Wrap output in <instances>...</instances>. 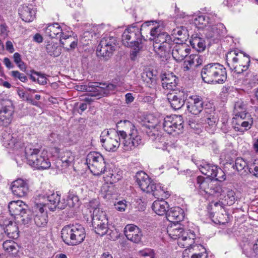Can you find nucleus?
Instances as JSON below:
<instances>
[{"instance_id":"f257e3e1","label":"nucleus","mask_w":258,"mask_h":258,"mask_svg":"<svg viewBox=\"0 0 258 258\" xmlns=\"http://www.w3.org/2000/svg\"><path fill=\"white\" fill-rule=\"evenodd\" d=\"M162 28L159 25L150 28L151 39L154 41L153 47L158 57L161 61L168 60L172 45L174 43L171 36L166 32L162 31Z\"/></svg>"},{"instance_id":"f03ea898","label":"nucleus","mask_w":258,"mask_h":258,"mask_svg":"<svg viewBox=\"0 0 258 258\" xmlns=\"http://www.w3.org/2000/svg\"><path fill=\"white\" fill-rule=\"evenodd\" d=\"M117 126L122 128L117 132L121 138L122 148L124 151L132 150L141 143V138L131 121L127 120L120 121L118 122Z\"/></svg>"},{"instance_id":"7ed1b4c3","label":"nucleus","mask_w":258,"mask_h":258,"mask_svg":"<svg viewBox=\"0 0 258 258\" xmlns=\"http://www.w3.org/2000/svg\"><path fill=\"white\" fill-rule=\"evenodd\" d=\"M203 80L212 84H223L227 79L225 68L218 62L210 63L205 65L201 71Z\"/></svg>"},{"instance_id":"20e7f679","label":"nucleus","mask_w":258,"mask_h":258,"mask_svg":"<svg viewBox=\"0 0 258 258\" xmlns=\"http://www.w3.org/2000/svg\"><path fill=\"white\" fill-rule=\"evenodd\" d=\"M25 153L28 164L32 167L38 170H45L50 167L51 163L46 151H40L32 145H29L25 148Z\"/></svg>"},{"instance_id":"39448f33","label":"nucleus","mask_w":258,"mask_h":258,"mask_svg":"<svg viewBox=\"0 0 258 258\" xmlns=\"http://www.w3.org/2000/svg\"><path fill=\"white\" fill-rule=\"evenodd\" d=\"M61 238L69 245H77L82 243L86 236L84 228L80 224L64 226L61 231Z\"/></svg>"},{"instance_id":"423d86ee","label":"nucleus","mask_w":258,"mask_h":258,"mask_svg":"<svg viewBox=\"0 0 258 258\" xmlns=\"http://www.w3.org/2000/svg\"><path fill=\"white\" fill-rule=\"evenodd\" d=\"M149 124L147 125L149 130L147 132L149 139L154 142V146L157 149L167 150V147L166 144V139L158 130V126L162 121L163 117L157 118L153 115L148 116Z\"/></svg>"},{"instance_id":"0eeeda50","label":"nucleus","mask_w":258,"mask_h":258,"mask_svg":"<svg viewBox=\"0 0 258 258\" xmlns=\"http://www.w3.org/2000/svg\"><path fill=\"white\" fill-rule=\"evenodd\" d=\"M155 21H147L144 23L140 29L136 26H131L125 30L122 35V42L126 47H132L135 44L142 43L141 31L147 27L153 25Z\"/></svg>"},{"instance_id":"6e6552de","label":"nucleus","mask_w":258,"mask_h":258,"mask_svg":"<svg viewBox=\"0 0 258 258\" xmlns=\"http://www.w3.org/2000/svg\"><path fill=\"white\" fill-rule=\"evenodd\" d=\"M135 178L136 182L143 192L150 194L153 192H163L167 194L169 192L167 187L160 183L156 184L151 180L149 175L145 172L140 171L138 172Z\"/></svg>"},{"instance_id":"1a4fd4ad","label":"nucleus","mask_w":258,"mask_h":258,"mask_svg":"<svg viewBox=\"0 0 258 258\" xmlns=\"http://www.w3.org/2000/svg\"><path fill=\"white\" fill-rule=\"evenodd\" d=\"M47 199L49 202L48 208L51 211H54L56 208L64 209L68 205L74 206L76 202L79 201L78 197L75 195L67 196V199L64 197H61L60 195H48Z\"/></svg>"},{"instance_id":"9d476101","label":"nucleus","mask_w":258,"mask_h":258,"mask_svg":"<svg viewBox=\"0 0 258 258\" xmlns=\"http://www.w3.org/2000/svg\"><path fill=\"white\" fill-rule=\"evenodd\" d=\"M121 137L114 129L104 130L100 136L102 146L108 151H115L120 144Z\"/></svg>"},{"instance_id":"9b49d317","label":"nucleus","mask_w":258,"mask_h":258,"mask_svg":"<svg viewBox=\"0 0 258 258\" xmlns=\"http://www.w3.org/2000/svg\"><path fill=\"white\" fill-rule=\"evenodd\" d=\"M86 164L94 175H100L104 173L105 162L102 155L99 153L90 152L86 157Z\"/></svg>"},{"instance_id":"f8f14e48","label":"nucleus","mask_w":258,"mask_h":258,"mask_svg":"<svg viewBox=\"0 0 258 258\" xmlns=\"http://www.w3.org/2000/svg\"><path fill=\"white\" fill-rule=\"evenodd\" d=\"M164 130L169 134H179L183 128V120L181 115H172L167 116L162 119Z\"/></svg>"},{"instance_id":"ddd939ff","label":"nucleus","mask_w":258,"mask_h":258,"mask_svg":"<svg viewBox=\"0 0 258 258\" xmlns=\"http://www.w3.org/2000/svg\"><path fill=\"white\" fill-rule=\"evenodd\" d=\"M235 116L232 120V126L235 131L243 134L251 128L253 119L248 113L239 112Z\"/></svg>"},{"instance_id":"4468645a","label":"nucleus","mask_w":258,"mask_h":258,"mask_svg":"<svg viewBox=\"0 0 258 258\" xmlns=\"http://www.w3.org/2000/svg\"><path fill=\"white\" fill-rule=\"evenodd\" d=\"M14 108L9 100H3L0 103V125L8 126L12 121Z\"/></svg>"},{"instance_id":"2eb2a0df","label":"nucleus","mask_w":258,"mask_h":258,"mask_svg":"<svg viewBox=\"0 0 258 258\" xmlns=\"http://www.w3.org/2000/svg\"><path fill=\"white\" fill-rule=\"evenodd\" d=\"M46 205L41 203L35 204L32 208L34 221L37 227H45L48 223L47 211L44 209Z\"/></svg>"},{"instance_id":"dca6fc26","label":"nucleus","mask_w":258,"mask_h":258,"mask_svg":"<svg viewBox=\"0 0 258 258\" xmlns=\"http://www.w3.org/2000/svg\"><path fill=\"white\" fill-rule=\"evenodd\" d=\"M187 96L188 93L184 90H174L167 94V99L172 108L177 110L183 106Z\"/></svg>"},{"instance_id":"f3484780","label":"nucleus","mask_w":258,"mask_h":258,"mask_svg":"<svg viewBox=\"0 0 258 258\" xmlns=\"http://www.w3.org/2000/svg\"><path fill=\"white\" fill-rule=\"evenodd\" d=\"M115 88V86L111 84H102V86H99L97 83H94L89 85L86 90L89 92V96L100 98L109 94Z\"/></svg>"},{"instance_id":"a211bd4d","label":"nucleus","mask_w":258,"mask_h":258,"mask_svg":"<svg viewBox=\"0 0 258 258\" xmlns=\"http://www.w3.org/2000/svg\"><path fill=\"white\" fill-rule=\"evenodd\" d=\"M116 42V39L113 36L103 37L97 47V52L103 57L109 56L115 49Z\"/></svg>"},{"instance_id":"6ab92c4d","label":"nucleus","mask_w":258,"mask_h":258,"mask_svg":"<svg viewBox=\"0 0 258 258\" xmlns=\"http://www.w3.org/2000/svg\"><path fill=\"white\" fill-rule=\"evenodd\" d=\"M98 212L97 210L95 211V215L91 216L92 224L95 233L99 235L103 236L106 233L108 230L107 220L104 213L97 215Z\"/></svg>"},{"instance_id":"aec40b11","label":"nucleus","mask_w":258,"mask_h":258,"mask_svg":"<svg viewBox=\"0 0 258 258\" xmlns=\"http://www.w3.org/2000/svg\"><path fill=\"white\" fill-rule=\"evenodd\" d=\"M196 165L202 174L214 178V176L217 175L218 173L222 175L221 177L224 176V171L217 166L210 164L205 161H200L196 163Z\"/></svg>"},{"instance_id":"412c9836","label":"nucleus","mask_w":258,"mask_h":258,"mask_svg":"<svg viewBox=\"0 0 258 258\" xmlns=\"http://www.w3.org/2000/svg\"><path fill=\"white\" fill-rule=\"evenodd\" d=\"M124 233L127 239L134 243L141 241L143 233L141 229L134 224H127L124 228Z\"/></svg>"},{"instance_id":"4be33fe9","label":"nucleus","mask_w":258,"mask_h":258,"mask_svg":"<svg viewBox=\"0 0 258 258\" xmlns=\"http://www.w3.org/2000/svg\"><path fill=\"white\" fill-rule=\"evenodd\" d=\"M172 48V55L176 61L183 60L190 51L189 46L186 43H174Z\"/></svg>"},{"instance_id":"5701e85b","label":"nucleus","mask_w":258,"mask_h":258,"mask_svg":"<svg viewBox=\"0 0 258 258\" xmlns=\"http://www.w3.org/2000/svg\"><path fill=\"white\" fill-rule=\"evenodd\" d=\"M223 196V198L221 201H218L217 202H211L208 206V209L210 213L211 217H214V212L211 211L212 209V207L214 206L215 208V210L216 212L217 210L222 211L224 209V207L226 205H232L234 203L235 198L233 195H220Z\"/></svg>"},{"instance_id":"b1692460","label":"nucleus","mask_w":258,"mask_h":258,"mask_svg":"<svg viewBox=\"0 0 258 258\" xmlns=\"http://www.w3.org/2000/svg\"><path fill=\"white\" fill-rule=\"evenodd\" d=\"M187 109L193 114H199L203 109V98L198 95L190 96L187 103Z\"/></svg>"},{"instance_id":"393cba45","label":"nucleus","mask_w":258,"mask_h":258,"mask_svg":"<svg viewBox=\"0 0 258 258\" xmlns=\"http://www.w3.org/2000/svg\"><path fill=\"white\" fill-rule=\"evenodd\" d=\"M19 14L24 21L30 22L35 18L36 11L31 4L23 5L19 9Z\"/></svg>"},{"instance_id":"a878e982","label":"nucleus","mask_w":258,"mask_h":258,"mask_svg":"<svg viewBox=\"0 0 258 258\" xmlns=\"http://www.w3.org/2000/svg\"><path fill=\"white\" fill-rule=\"evenodd\" d=\"M227 33V30L222 23H218L211 26L206 33L207 37L209 38L219 39L221 37L225 36Z\"/></svg>"},{"instance_id":"bb28decb","label":"nucleus","mask_w":258,"mask_h":258,"mask_svg":"<svg viewBox=\"0 0 258 258\" xmlns=\"http://www.w3.org/2000/svg\"><path fill=\"white\" fill-rule=\"evenodd\" d=\"M166 216L167 219L169 222L174 223H178L183 219L184 213L181 208L179 207H176L168 210Z\"/></svg>"},{"instance_id":"cd10ccee","label":"nucleus","mask_w":258,"mask_h":258,"mask_svg":"<svg viewBox=\"0 0 258 258\" xmlns=\"http://www.w3.org/2000/svg\"><path fill=\"white\" fill-rule=\"evenodd\" d=\"M26 207V205L22 201L18 200L10 202L8 208L10 215L16 220L18 217H20Z\"/></svg>"},{"instance_id":"c85d7f7f","label":"nucleus","mask_w":258,"mask_h":258,"mask_svg":"<svg viewBox=\"0 0 258 258\" xmlns=\"http://www.w3.org/2000/svg\"><path fill=\"white\" fill-rule=\"evenodd\" d=\"M10 130L9 131H5L3 133V142L4 145L8 148H17L19 144L17 135L16 133L11 134Z\"/></svg>"},{"instance_id":"c756f323","label":"nucleus","mask_w":258,"mask_h":258,"mask_svg":"<svg viewBox=\"0 0 258 258\" xmlns=\"http://www.w3.org/2000/svg\"><path fill=\"white\" fill-rule=\"evenodd\" d=\"M203 61V57L197 54H191L187 58L183 64L184 71H189L192 67H197L201 65Z\"/></svg>"},{"instance_id":"7c9ffc66","label":"nucleus","mask_w":258,"mask_h":258,"mask_svg":"<svg viewBox=\"0 0 258 258\" xmlns=\"http://www.w3.org/2000/svg\"><path fill=\"white\" fill-rule=\"evenodd\" d=\"M13 194H27L30 191L29 185L26 181L22 179H18L14 181L10 186Z\"/></svg>"},{"instance_id":"2f4dec72","label":"nucleus","mask_w":258,"mask_h":258,"mask_svg":"<svg viewBox=\"0 0 258 258\" xmlns=\"http://www.w3.org/2000/svg\"><path fill=\"white\" fill-rule=\"evenodd\" d=\"M162 78V87L172 91L175 90L177 85V78L173 73L165 74Z\"/></svg>"},{"instance_id":"473e14b6","label":"nucleus","mask_w":258,"mask_h":258,"mask_svg":"<svg viewBox=\"0 0 258 258\" xmlns=\"http://www.w3.org/2000/svg\"><path fill=\"white\" fill-rule=\"evenodd\" d=\"M152 208L155 213L158 215H166L168 211L169 205L168 203L163 199H158L153 202Z\"/></svg>"},{"instance_id":"72a5a7b5","label":"nucleus","mask_w":258,"mask_h":258,"mask_svg":"<svg viewBox=\"0 0 258 258\" xmlns=\"http://www.w3.org/2000/svg\"><path fill=\"white\" fill-rule=\"evenodd\" d=\"M45 33L51 38H55L58 35L60 38L63 34L61 27L57 23L48 24L45 29Z\"/></svg>"},{"instance_id":"f704fd0d","label":"nucleus","mask_w":258,"mask_h":258,"mask_svg":"<svg viewBox=\"0 0 258 258\" xmlns=\"http://www.w3.org/2000/svg\"><path fill=\"white\" fill-rule=\"evenodd\" d=\"M250 62V60L248 56L241 54L238 64L233 65V70L237 73L240 74L248 69Z\"/></svg>"},{"instance_id":"c9c22d12","label":"nucleus","mask_w":258,"mask_h":258,"mask_svg":"<svg viewBox=\"0 0 258 258\" xmlns=\"http://www.w3.org/2000/svg\"><path fill=\"white\" fill-rule=\"evenodd\" d=\"M16 221H8V224H6V226L4 228L5 233L7 236L12 239H17L19 235L18 227L16 224Z\"/></svg>"},{"instance_id":"e433bc0d","label":"nucleus","mask_w":258,"mask_h":258,"mask_svg":"<svg viewBox=\"0 0 258 258\" xmlns=\"http://www.w3.org/2000/svg\"><path fill=\"white\" fill-rule=\"evenodd\" d=\"M167 232L169 236L173 239H177L181 237V235L183 233H185L184 229L179 225L174 224L170 226H168L167 228Z\"/></svg>"},{"instance_id":"4c0bfd02","label":"nucleus","mask_w":258,"mask_h":258,"mask_svg":"<svg viewBox=\"0 0 258 258\" xmlns=\"http://www.w3.org/2000/svg\"><path fill=\"white\" fill-rule=\"evenodd\" d=\"M104 178H105V180H107V182L102 186L101 188V194L112 192L114 190L113 183L116 182V179H114L115 177L114 176L113 174L109 173Z\"/></svg>"},{"instance_id":"58836bf2","label":"nucleus","mask_w":258,"mask_h":258,"mask_svg":"<svg viewBox=\"0 0 258 258\" xmlns=\"http://www.w3.org/2000/svg\"><path fill=\"white\" fill-rule=\"evenodd\" d=\"M193 48L198 52L204 51L206 48V43L204 39L199 37L197 34L193 35L189 41Z\"/></svg>"},{"instance_id":"ea45409f","label":"nucleus","mask_w":258,"mask_h":258,"mask_svg":"<svg viewBox=\"0 0 258 258\" xmlns=\"http://www.w3.org/2000/svg\"><path fill=\"white\" fill-rule=\"evenodd\" d=\"M195 235L192 234L188 235L187 232L183 233L177 241L178 245L181 247L189 248L195 243Z\"/></svg>"},{"instance_id":"a19ab883","label":"nucleus","mask_w":258,"mask_h":258,"mask_svg":"<svg viewBox=\"0 0 258 258\" xmlns=\"http://www.w3.org/2000/svg\"><path fill=\"white\" fill-rule=\"evenodd\" d=\"M60 158L62 166L66 168L72 164L75 159V156L72 152L67 151L61 154Z\"/></svg>"},{"instance_id":"79ce46f5","label":"nucleus","mask_w":258,"mask_h":258,"mask_svg":"<svg viewBox=\"0 0 258 258\" xmlns=\"http://www.w3.org/2000/svg\"><path fill=\"white\" fill-rule=\"evenodd\" d=\"M31 215V211L25 208L20 214V217H18L15 221L24 225L28 224L32 222V218Z\"/></svg>"},{"instance_id":"37998d69","label":"nucleus","mask_w":258,"mask_h":258,"mask_svg":"<svg viewBox=\"0 0 258 258\" xmlns=\"http://www.w3.org/2000/svg\"><path fill=\"white\" fill-rule=\"evenodd\" d=\"M30 78L33 82H37L40 85H45L47 84V79L46 75L40 72L31 71Z\"/></svg>"},{"instance_id":"c03bdc74","label":"nucleus","mask_w":258,"mask_h":258,"mask_svg":"<svg viewBox=\"0 0 258 258\" xmlns=\"http://www.w3.org/2000/svg\"><path fill=\"white\" fill-rule=\"evenodd\" d=\"M192 258H207L208 254L206 248L201 245H195L192 247Z\"/></svg>"},{"instance_id":"a18cd8bd","label":"nucleus","mask_w":258,"mask_h":258,"mask_svg":"<svg viewBox=\"0 0 258 258\" xmlns=\"http://www.w3.org/2000/svg\"><path fill=\"white\" fill-rule=\"evenodd\" d=\"M240 56V54L239 55L235 51H231L227 54V63L231 69L233 70V65L238 64Z\"/></svg>"},{"instance_id":"49530a36","label":"nucleus","mask_w":258,"mask_h":258,"mask_svg":"<svg viewBox=\"0 0 258 258\" xmlns=\"http://www.w3.org/2000/svg\"><path fill=\"white\" fill-rule=\"evenodd\" d=\"M46 49L48 54L53 56H57L61 53V49L58 47V44L52 41L48 42Z\"/></svg>"},{"instance_id":"de8ad7c7","label":"nucleus","mask_w":258,"mask_h":258,"mask_svg":"<svg viewBox=\"0 0 258 258\" xmlns=\"http://www.w3.org/2000/svg\"><path fill=\"white\" fill-rule=\"evenodd\" d=\"M233 167L238 172H242V174L246 172L247 171H249V166H248L246 162L242 158H236Z\"/></svg>"},{"instance_id":"09e8293b","label":"nucleus","mask_w":258,"mask_h":258,"mask_svg":"<svg viewBox=\"0 0 258 258\" xmlns=\"http://www.w3.org/2000/svg\"><path fill=\"white\" fill-rule=\"evenodd\" d=\"M231 185H225L222 183H218L214 185V186H211L213 192L215 194H222V193H229L230 192Z\"/></svg>"},{"instance_id":"8fccbe9b","label":"nucleus","mask_w":258,"mask_h":258,"mask_svg":"<svg viewBox=\"0 0 258 258\" xmlns=\"http://www.w3.org/2000/svg\"><path fill=\"white\" fill-rule=\"evenodd\" d=\"M3 245L4 249L8 252L15 253L18 250V244L13 240H6Z\"/></svg>"},{"instance_id":"3c124183","label":"nucleus","mask_w":258,"mask_h":258,"mask_svg":"<svg viewBox=\"0 0 258 258\" xmlns=\"http://www.w3.org/2000/svg\"><path fill=\"white\" fill-rule=\"evenodd\" d=\"M209 22V17L206 15L196 16L194 20V23L199 28H203Z\"/></svg>"},{"instance_id":"603ef678","label":"nucleus","mask_w":258,"mask_h":258,"mask_svg":"<svg viewBox=\"0 0 258 258\" xmlns=\"http://www.w3.org/2000/svg\"><path fill=\"white\" fill-rule=\"evenodd\" d=\"M197 184L198 187L201 190V191H204L206 194L208 193L207 189L209 187V183L204 177L199 176L197 178Z\"/></svg>"},{"instance_id":"864d4df0","label":"nucleus","mask_w":258,"mask_h":258,"mask_svg":"<svg viewBox=\"0 0 258 258\" xmlns=\"http://www.w3.org/2000/svg\"><path fill=\"white\" fill-rule=\"evenodd\" d=\"M99 202L97 199H93L90 201L89 203V207L90 209V212L91 213V216L95 215V211L98 210V213L97 215L103 214V211L100 210L99 208Z\"/></svg>"},{"instance_id":"5fc2aeb1","label":"nucleus","mask_w":258,"mask_h":258,"mask_svg":"<svg viewBox=\"0 0 258 258\" xmlns=\"http://www.w3.org/2000/svg\"><path fill=\"white\" fill-rule=\"evenodd\" d=\"M255 244H254L252 246L247 244L244 246L243 248V252L244 253L247 257H253L256 255V254Z\"/></svg>"},{"instance_id":"6e6d98bb","label":"nucleus","mask_w":258,"mask_h":258,"mask_svg":"<svg viewBox=\"0 0 258 258\" xmlns=\"http://www.w3.org/2000/svg\"><path fill=\"white\" fill-rule=\"evenodd\" d=\"M10 75L14 80H19L22 82H26L28 80L26 76L18 71H12L10 73Z\"/></svg>"},{"instance_id":"4d7b16f0","label":"nucleus","mask_w":258,"mask_h":258,"mask_svg":"<svg viewBox=\"0 0 258 258\" xmlns=\"http://www.w3.org/2000/svg\"><path fill=\"white\" fill-rule=\"evenodd\" d=\"M13 58L14 62L17 64L18 67L20 68L21 70H25V65L22 60L21 55L18 52H15L14 54Z\"/></svg>"},{"instance_id":"13d9d810","label":"nucleus","mask_w":258,"mask_h":258,"mask_svg":"<svg viewBox=\"0 0 258 258\" xmlns=\"http://www.w3.org/2000/svg\"><path fill=\"white\" fill-rule=\"evenodd\" d=\"M131 47H133V50L131 52V58L132 60H135L142 48V45L141 43H138L134 45Z\"/></svg>"},{"instance_id":"bf43d9fd","label":"nucleus","mask_w":258,"mask_h":258,"mask_svg":"<svg viewBox=\"0 0 258 258\" xmlns=\"http://www.w3.org/2000/svg\"><path fill=\"white\" fill-rule=\"evenodd\" d=\"M140 255L142 256H149L150 258H155V254L153 249H145L139 252Z\"/></svg>"},{"instance_id":"052dcab7","label":"nucleus","mask_w":258,"mask_h":258,"mask_svg":"<svg viewBox=\"0 0 258 258\" xmlns=\"http://www.w3.org/2000/svg\"><path fill=\"white\" fill-rule=\"evenodd\" d=\"M73 39H74L73 37L71 36L64 35L63 34L61 36H60V42L62 46L64 47L66 44L70 45V42H71Z\"/></svg>"},{"instance_id":"680f3d73","label":"nucleus","mask_w":258,"mask_h":258,"mask_svg":"<svg viewBox=\"0 0 258 258\" xmlns=\"http://www.w3.org/2000/svg\"><path fill=\"white\" fill-rule=\"evenodd\" d=\"M126 202L125 200L119 201L116 204H114L115 209L118 211H124L126 208Z\"/></svg>"},{"instance_id":"e2e57ef3","label":"nucleus","mask_w":258,"mask_h":258,"mask_svg":"<svg viewBox=\"0 0 258 258\" xmlns=\"http://www.w3.org/2000/svg\"><path fill=\"white\" fill-rule=\"evenodd\" d=\"M234 108L236 114L239 112L246 113L245 104L242 102L238 101L236 102L235 104Z\"/></svg>"},{"instance_id":"0e129e2a","label":"nucleus","mask_w":258,"mask_h":258,"mask_svg":"<svg viewBox=\"0 0 258 258\" xmlns=\"http://www.w3.org/2000/svg\"><path fill=\"white\" fill-rule=\"evenodd\" d=\"M174 34L180 37V38H178V39H182L184 38L182 37V35H184L186 33V30L184 28H177L176 29L174 30Z\"/></svg>"},{"instance_id":"69168bd1","label":"nucleus","mask_w":258,"mask_h":258,"mask_svg":"<svg viewBox=\"0 0 258 258\" xmlns=\"http://www.w3.org/2000/svg\"><path fill=\"white\" fill-rule=\"evenodd\" d=\"M249 172L253 174L255 176L258 177V164H251L249 166Z\"/></svg>"},{"instance_id":"338daca9","label":"nucleus","mask_w":258,"mask_h":258,"mask_svg":"<svg viewBox=\"0 0 258 258\" xmlns=\"http://www.w3.org/2000/svg\"><path fill=\"white\" fill-rule=\"evenodd\" d=\"M74 141L72 139V135L70 134H67L66 135V137H64L63 139H62L61 142L67 145H71L73 143Z\"/></svg>"},{"instance_id":"774afa93","label":"nucleus","mask_w":258,"mask_h":258,"mask_svg":"<svg viewBox=\"0 0 258 258\" xmlns=\"http://www.w3.org/2000/svg\"><path fill=\"white\" fill-rule=\"evenodd\" d=\"M191 251H192V247L191 248H187V249H185L182 253L183 258H192L191 253L193 252Z\"/></svg>"}]
</instances>
